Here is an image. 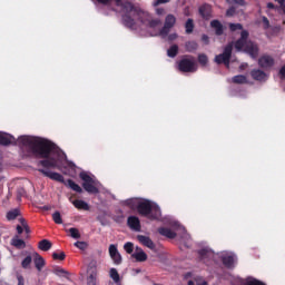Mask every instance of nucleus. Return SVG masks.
<instances>
[{
  "label": "nucleus",
  "instance_id": "obj_53",
  "mask_svg": "<svg viewBox=\"0 0 285 285\" xmlns=\"http://www.w3.org/2000/svg\"><path fill=\"white\" fill-rule=\"evenodd\" d=\"M281 76L285 79V66L279 71Z\"/></svg>",
  "mask_w": 285,
  "mask_h": 285
},
{
  "label": "nucleus",
  "instance_id": "obj_50",
  "mask_svg": "<svg viewBox=\"0 0 285 285\" xmlns=\"http://www.w3.org/2000/svg\"><path fill=\"white\" fill-rule=\"evenodd\" d=\"M164 9L163 8H157L156 9V14H158V17H161L164 14Z\"/></svg>",
  "mask_w": 285,
  "mask_h": 285
},
{
  "label": "nucleus",
  "instance_id": "obj_19",
  "mask_svg": "<svg viewBox=\"0 0 285 285\" xmlns=\"http://www.w3.org/2000/svg\"><path fill=\"white\" fill-rule=\"evenodd\" d=\"M12 141H16L12 135L0 132V146H10Z\"/></svg>",
  "mask_w": 285,
  "mask_h": 285
},
{
  "label": "nucleus",
  "instance_id": "obj_46",
  "mask_svg": "<svg viewBox=\"0 0 285 285\" xmlns=\"http://www.w3.org/2000/svg\"><path fill=\"white\" fill-rule=\"evenodd\" d=\"M188 285H208V283L205 281L203 282L196 281V283L194 281H189Z\"/></svg>",
  "mask_w": 285,
  "mask_h": 285
},
{
  "label": "nucleus",
  "instance_id": "obj_39",
  "mask_svg": "<svg viewBox=\"0 0 285 285\" xmlns=\"http://www.w3.org/2000/svg\"><path fill=\"white\" fill-rule=\"evenodd\" d=\"M73 246H76V248H79V250H86V248H88V244L81 240L76 242Z\"/></svg>",
  "mask_w": 285,
  "mask_h": 285
},
{
  "label": "nucleus",
  "instance_id": "obj_47",
  "mask_svg": "<svg viewBox=\"0 0 285 285\" xmlns=\"http://www.w3.org/2000/svg\"><path fill=\"white\" fill-rule=\"evenodd\" d=\"M16 230H17L18 235H22L23 234V225H17Z\"/></svg>",
  "mask_w": 285,
  "mask_h": 285
},
{
  "label": "nucleus",
  "instance_id": "obj_2",
  "mask_svg": "<svg viewBox=\"0 0 285 285\" xmlns=\"http://www.w3.org/2000/svg\"><path fill=\"white\" fill-rule=\"evenodd\" d=\"M141 12L148 14V18L134 17L131 21H134L136 28L130 29L137 30L142 35V37H157V35L166 37L168 32H170V29L175 27V23H177V18L174 14H168L165 18L164 28L159 30V26H161V19L154 18L150 16V13H148V11L141 10Z\"/></svg>",
  "mask_w": 285,
  "mask_h": 285
},
{
  "label": "nucleus",
  "instance_id": "obj_52",
  "mask_svg": "<svg viewBox=\"0 0 285 285\" xmlns=\"http://www.w3.org/2000/svg\"><path fill=\"white\" fill-rule=\"evenodd\" d=\"M202 41H204V43L208 45V36L204 35L202 37Z\"/></svg>",
  "mask_w": 285,
  "mask_h": 285
},
{
  "label": "nucleus",
  "instance_id": "obj_4",
  "mask_svg": "<svg viewBox=\"0 0 285 285\" xmlns=\"http://www.w3.org/2000/svg\"><path fill=\"white\" fill-rule=\"evenodd\" d=\"M229 30L232 32L240 31V39L235 42V49L238 52H246L252 59H257L259 48L255 42L248 40V31L243 30L242 23H229Z\"/></svg>",
  "mask_w": 285,
  "mask_h": 285
},
{
  "label": "nucleus",
  "instance_id": "obj_7",
  "mask_svg": "<svg viewBox=\"0 0 285 285\" xmlns=\"http://www.w3.org/2000/svg\"><path fill=\"white\" fill-rule=\"evenodd\" d=\"M180 72H197V62L193 58H185L178 62Z\"/></svg>",
  "mask_w": 285,
  "mask_h": 285
},
{
  "label": "nucleus",
  "instance_id": "obj_34",
  "mask_svg": "<svg viewBox=\"0 0 285 285\" xmlns=\"http://www.w3.org/2000/svg\"><path fill=\"white\" fill-rule=\"evenodd\" d=\"M19 222L21 224V226L23 227V230L27 235H30V226H28V222L26 220V218H19Z\"/></svg>",
  "mask_w": 285,
  "mask_h": 285
},
{
  "label": "nucleus",
  "instance_id": "obj_38",
  "mask_svg": "<svg viewBox=\"0 0 285 285\" xmlns=\"http://www.w3.org/2000/svg\"><path fill=\"white\" fill-rule=\"evenodd\" d=\"M198 255H199L200 259H207V257H210V252L206 248H203V249L198 250Z\"/></svg>",
  "mask_w": 285,
  "mask_h": 285
},
{
  "label": "nucleus",
  "instance_id": "obj_1",
  "mask_svg": "<svg viewBox=\"0 0 285 285\" xmlns=\"http://www.w3.org/2000/svg\"><path fill=\"white\" fill-rule=\"evenodd\" d=\"M19 146L28 148V153L38 161V166L42 168H57V159L52 155H58L59 147L46 138L32 137V136H20L18 138Z\"/></svg>",
  "mask_w": 285,
  "mask_h": 285
},
{
  "label": "nucleus",
  "instance_id": "obj_18",
  "mask_svg": "<svg viewBox=\"0 0 285 285\" xmlns=\"http://www.w3.org/2000/svg\"><path fill=\"white\" fill-rule=\"evenodd\" d=\"M159 235H163V237H167L168 239H175L177 237V233L173 232L168 227H160L158 229Z\"/></svg>",
  "mask_w": 285,
  "mask_h": 285
},
{
  "label": "nucleus",
  "instance_id": "obj_49",
  "mask_svg": "<svg viewBox=\"0 0 285 285\" xmlns=\"http://www.w3.org/2000/svg\"><path fill=\"white\" fill-rule=\"evenodd\" d=\"M177 33H170L169 36H168V40L169 41H175V39H177Z\"/></svg>",
  "mask_w": 285,
  "mask_h": 285
},
{
  "label": "nucleus",
  "instance_id": "obj_25",
  "mask_svg": "<svg viewBox=\"0 0 285 285\" xmlns=\"http://www.w3.org/2000/svg\"><path fill=\"white\" fill-rule=\"evenodd\" d=\"M11 246H14V248H18V249L26 248V240L16 236L11 239Z\"/></svg>",
  "mask_w": 285,
  "mask_h": 285
},
{
  "label": "nucleus",
  "instance_id": "obj_28",
  "mask_svg": "<svg viewBox=\"0 0 285 285\" xmlns=\"http://www.w3.org/2000/svg\"><path fill=\"white\" fill-rule=\"evenodd\" d=\"M109 277L115 282V284H119L121 282V277L119 276V272H117V268L112 267L109 271Z\"/></svg>",
  "mask_w": 285,
  "mask_h": 285
},
{
  "label": "nucleus",
  "instance_id": "obj_48",
  "mask_svg": "<svg viewBox=\"0 0 285 285\" xmlns=\"http://www.w3.org/2000/svg\"><path fill=\"white\" fill-rule=\"evenodd\" d=\"M233 14H235V8H229L226 12L227 17H233Z\"/></svg>",
  "mask_w": 285,
  "mask_h": 285
},
{
  "label": "nucleus",
  "instance_id": "obj_10",
  "mask_svg": "<svg viewBox=\"0 0 285 285\" xmlns=\"http://www.w3.org/2000/svg\"><path fill=\"white\" fill-rule=\"evenodd\" d=\"M109 256L116 266L121 265L124 262V258L121 257V254L115 244L109 245Z\"/></svg>",
  "mask_w": 285,
  "mask_h": 285
},
{
  "label": "nucleus",
  "instance_id": "obj_8",
  "mask_svg": "<svg viewBox=\"0 0 285 285\" xmlns=\"http://www.w3.org/2000/svg\"><path fill=\"white\" fill-rule=\"evenodd\" d=\"M230 55H233V45L229 43L223 53L215 57L216 63H224L226 68L230 66Z\"/></svg>",
  "mask_w": 285,
  "mask_h": 285
},
{
  "label": "nucleus",
  "instance_id": "obj_55",
  "mask_svg": "<svg viewBox=\"0 0 285 285\" xmlns=\"http://www.w3.org/2000/svg\"><path fill=\"white\" fill-rule=\"evenodd\" d=\"M267 8H269V10H273V8H275V4H273L272 2L267 3Z\"/></svg>",
  "mask_w": 285,
  "mask_h": 285
},
{
  "label": "nucleus",
  "instance_id": "obj_5",
  "mask_svg": "<svg viewBox=\"0 0 285 285\" xmlns=\"http://www.w3.org/2000/svg\"><path fill=\"white\" fill-rule=\"evenodd\" d=\"M136 210L140 217H146L150 222H155V219L161 217V209L148 199L138 202L136 204Z\"/></svg>",
  "mask_w": 285,
  "mask_h": 285
},
{
  "label": "nucleus",
  "instance_id": "obj_11",
  "mask_svg": "<svg viewBox=\"0 0 285 285\" xmlns=\"http://www.w3.org/2000/svg\"><path fill=\"white\" fill-rule=\"evenodd\" d=\"M263 26H264V29L267 30L266 31L267 37H275V35H279V30H282L279 26L271 27V22L266 17H263Z\"/></svg>",
  "mask_w": 285,
  "mask_h": 285
},
{
  "label": "nucleus",
  "instance_id": "obj_58",
  "mask_svg": "<svg viewBox=\"0 0 285 285\" xmlns=\"http://www.w3.org/2000/svg\"><path fill=\"white\" fill-rule=\"evenodd\" d=\"M228 1V3H233V1H236V0H227Z\"/></svg>",
  "mask_w": 285,
  "mask_h": 285
},
{
  "label": "nucleus",
  "instance_id": "obj_29",
  "mask_svg": "<svg viewBox=\"0 0 285 285\" xmlns=\"http://www.w3.org/2000/svg\"><path fill=\"white\" fill-rule=\"evenodd\" d=\"M67 183L69 188H71V190H75V193H79V194L83 193V189L81 188V186L75 183V180L68 179Z\"/></svg>",
  "mask_w": 285,
  "mask_h": 285
},
{
  "label": "nucleus",
  "instance_id": "obj_16",
  "mask_svg": "<svg viewBox=\"0 0 285 285\" xmlns=\"http://www.w3.org/2000/svg\"><path fill=\"white\" fill-rule=\"evenodd\" d=\"M88 274L87 285H97V267H90Z\"/></svg>",
  "mask_w": 285,
  "mask_h": 285
},
{
  "label": "nucleus",
  "instance_id": "obj_33",
  "mask_svg": "<svg viewBox=\"0 0 285 285\" xmlns=\"http://www.w3.org/2000/svg\"><path fill=\"white\" fill-rule=\"evenodd\" d=\"M70 237L73 239H81V234L79 233V229L71 227L69 228Z\"/></svg>",
  "mask_w": 285,
  "mask_h": 285
},
{
  "label": "nucleus",
  "instance_id": "obj_37",
  "mask_svg": "<svg viewBox=\"0 0 285 285\" xmlns=\"http://www.w3.org/2000/svg\"><path fill=\"white\" fill-rule=\"evenodd\" d=\"M52 219H53L55 224H63V219L61 218V213H59V212H55L52 214Z\"/></svg>",
  "mask_w": 285,
  "mask_h": 285
},
{
  "label": "nucleus",
  "instance_id": "obj_56",
  "mask_svg": "<svg viewBox=\"0 0 285 285\" xmlns=\"http://www.w3.org/2000/svg\"><path fill=\"white\" fill-rule=\"evenodd\" d=\"M277 3L282 4L285 3V0H275Z\"/></svg>",
  "mask_w": 285,
  "mask_h": 285
},
{
  "label": "nucleus",
  "instance_id": "obj_43",
  "mask_svg": "<svg viewBox=\"0 0 285 285\" xmlns=\"http://www.w3.org/2000/svg\"><path fill=\"white\" fill-rule=\"evenodd\" d=\"M245 285H265L264 282L257 279V278H254L252 281H248Z\"/></svg>",
  "mask_w": 285,
  "mask_h": 285
},
{
  "label": "nucleus",
  "instance_id": "obj_27",
  "mask_svg": "<svg viewBox=\"0 0 285 285\" xmlns=\"http://www.w3.org/2000/svg\"><path fill=\"white\" fill-rule=\"evenodd\" d=\"M19 215H21V210H19V208L11 209L7 213V219L8 222H12L18 218Z\"/></svg>",
  "mask_w": 285,
  "mask_h": 285
},
{
  "label": "nucleus",
  "instance_id": "obj_9",
  "mask_svg": "<svg viewBox=\"0 0 285 285\" xmlns=\"http://www.w3.org/2000/svg\"><path fill=\"white\" fill-rule=\"evenodd\" d=\"M38 173H41V175H43L45 177L52 179V181H58L59 184H66V179L63 178V175H61L57 171H49L47 169H38Z\"/></svg>",
  "mask_w": 285,
  "mask_h": 285
},
{
  "label": "nucleus",
  "instance_id": "obj_21",
  "mask_svg": "<svg viewBox=\"0 0 285 285\" xmlns=\"http://www.w3.org/2000/svg\"><path fill=\"white\" fill-rule=\"evenodd\" d=\"M137 250L138 252L131 254V257L136 259V262H146V259H148L146 252H144L141 248H137Z\"/></svg>",
  "mask_w": 285,
  "mask_h": 285
},
{
  "label": "nucleus",
  "instance_id": "obj_42",
  "mask_svg": "<svg viewBox=\"0 0 285 285\" xmlns=\"http://www.w3.org/2000/svg\"><path fill=\"white\" fill-rule=\"evenodd\" d=\"M198 61L202 63V66H206V63H208V57L206 55H199Z\"/></svg>",
  "mask_w": 285,
  "mask_h": 285
},
{
  "label": "nucleus",
  "instance_id": "obj_51",
  "mask_svg": "<svg viewBox=\"0 0 285 285\" xmlns=\"http://www.w3.org/2000/svg\"><path fill=\"white\" fill-rule=\"evenodd\" d=\"M279 11L283 12V14H285V2L279 4Z\"/></svg>",
  "mask_w": 285,
  "mask_h": 285
},
{
  "label": "nucleus",
  "instance_id": "obj_12",
  "mask_svg": "<svg viewBox=\"0 0 285 285\" xmlns=\"http://www.w3.org/2000/svg\"><path fill=\"white\" fill-rule=\"evenodd\" d=\"M127 226H129L131 230H141V220H139L137 216H129L127 218Z\"/></svg>",
  "mask_w": 285,
  "mask_h": 285
},
{
  "label": "nucleus",
  "instance_id": "obj_3",
  "mask_svg": "<svg viewBox=\"0 0 285 285\" xmlns=\"http://www.w3.org/2000/svg\"><path fill=\"white\" fill-rule=\"evenodd\" d=\"M98 3L112 8L116 12H120L121 21L127 28H137L132 21L134 17L138 19H148V13L141 11L140 8H136L132 3L125 0H97Z\"/></svg>",
  "mask_w": 285,
  "mask_h": 285
},
{
  "label": "nucleus",
  "instance_id": "obj_57",
  "mask_svg": "<svg viewBox=\"0 0 285 285\" xmlns=\"http://www.w3.org/2000/svg\"><path fill=\"white\" fill-rule=\"evenodd\" d=\"M127 205H128V206H132V200H128V202H127Z\"/></svg>",
  "mask_w": 285,
  "mask_h": 285
},
{
  "label": "nucleus",
  "instance_id": "obj_54",
  "mask_svg": "<svg viewBox=\"0 0 285 285\" xmlns=\"http://www.w3.org/2000/svg\"><path fill=\"white\" fill-rule=\"evenodd\" d=\"M189 46H193L194 49L197 48V43H195V42H189V43H187V48H188Z\"/></svg>",
  "mask_w": 285,
  "mask_h": 285
},
{
  "label": "nucleus",
  "instance_id": "obj_15",
  "mask_svg": "<svg viewBox=\"0 0 285 285\" xmlns=\"http://www.w3.org/2000/svg\"><path fill=\"white\" fill-rule=\"evenodd\" d=\"M33 264H35L37 271H39V273H41V271H43V266H46V259H43V256L39 255V253H35L33 254Z\"/></svg>",
  "mask_w": 285,
  "mask_h": 285
},
{
  "label": "nucleus",
  "instance_id": "obj_13",
  "mask_svg": "<svg viewBox=\"0 0 285 285\" xmlns=\"http://www.w3.org/2000/svg\"><path fill=\"white\" fill-rule=\"evenodd\" d=\"M137 239H138L139 244H141L142 246H146L150 250H155L156 245H155V242H153V239H150V237L144 236V235H138Z\"/></svg>",
  "mask_w": 285,
  "mask_h": 285
},
{
  "label": "nucleus",
  "instance_id": "obj_24",
  "mask_svg": "<svg viewBox=\"0 0 285 285\" xmlns=\"http://www.w3.org/2000/svg\"><path fill=\"white\" fill-rule=\"evenodd\" d=\"M222 262L226 268H234L235 266V257L227 255L222 257Z\"/></svg>",
  "mask_w": 285,
  "mask_h": 285
},
{
  "label": "nucleus",
  "instance_id": "obj_26",
  "mask_svg": "<svg viewBox=\"0 0 285 285\" xmlns=\"http://www.w3.org/2000/svg\"><path fill=\"white\" fill-rule=\"evenodd\" d=\"M38 248L47 253V250H50V248H52V243L48 239H42L38 243Z\"/></svg>",
  "mask_w": 285,
  "mask_h": 285
},
{
  "label": "nucleus",
  "instance_id": "obj_14",
  "mask_svg": "<svg viewBox=\"0 0 285 285\" xmlns=\"http://www.w3.org/2000/svg\"><path fill=\"white\" fill-rule=\"evenodd\" d=\"M258 65L261 66V68H273V66L275 65V60L273 59V57L265 55L259 58Z\"/></svg>",
  "mask_w": 285,
  "mask_h": 285
},
{
  "label": "nucleus",
  "instance_id": "obj_30",
  "mask_svg": "<svg viewBox=\"0 0 285 285\" xmlns=\"http://www.w3.org/2000/svg\"><path fill=\"white\" fill-rule=\"evenodd\" d=\"M212 28H214L216 30V35H222L224 32V27L222 26V23L217 20H213L210 22Z\"/></svg>",
  "mask_w": 285,
  "mask_h": 285
},
{
  "label": "nucleus",
  "instance_id": "obj_23",
  "mask_svg": "<svg viewBox=\"0 0 285 285\" xmlns=\"http://www.w3.org/2000/svg\"><path fill=\"white\" fill-rule=\"evenodd\" d=\"M72 205L78 210H90V205H88V203H86L85 200H81V199L73 200Z\"/></svg>",
  "mask_w": 285,
  "mask_h": 285
},
{
  "label": "nucleus",
  "instance_id": "obj_20",
  "mask_svg": "<svg viewBox=\"0 0 285 285\" xmlns=\"http://www.w3.org/2000/svg\"><path fill=\"white\" fill-rule=\"evenodd\" d=\"M252 77L256 81H266V79H268V75H266V72H264V71H262L259 69L253 70L252 71Z\"/></svg>",
  "mask_w": 285,
  "mask_h": 285
},
{
  "label": "nucleus",
  "instance_id": "obj_36",
  "mask_svg": "<svg viewBox=\"0 0 285 285\" xmlns=\"http://www.w3.org/2000/svg\"><path fill=\"white\" fill-rule=\"evenodd\" d=\"M30 264H32V256H27V257L21 262V266H22V268H24V269L30 268Z\"/></svg>",
  "mask_w": 285,
  "mask_h": 285
},
{
  "label": "nucleus",
  "instance_id": "obj_41",
  "mask_svg": "<svg viewBox=\"0 0 285 285\" xmlns=\"http://www.w3.org/2000/svg\"><path fill=\"white\" fill-rule=\"evenodd\" d=\"M232 81H233L234 83H246V78H245V76L239 75V76H235V77L232 79Z\"/></svg>",
  "mask_w": 285,
  "mask_h": 285
},
{
  "label": "nucleus",
  "instance_id": "obj_17",
  "mask_svg": "<svg viewBox=\"0 0 285 285\" xmlns=\"http://www.w3.org/2000/svg\"><path fill=\"white\" fill-rule=\"evenodd\" d=\"M199 14L203 17V19H210L213 14V8L210 4H204L199 8Z\"/></svg>",
  "mask_w": 285,
  "mask_h": 285
},
{
  "label": "nucleus",
  "instance_id": "obj_6",
  "mask_svg": "<svg viewBox=\"0 0 285 285\" xmlns=\"http://www.w3.org/2000/svg\"><path fill=\"white\" fill-rule=\"evenodd\" d=\"M79 177L81 180H83L82 188L86 190V193H89V195H99L97 181L90 175H88L86 171H81Z\"/></svg>",
  "mask_w": 285,
  "mask_h": 285
},
{
  "label": "nucleus",
  "instance_id": "obj_31",
  "mask_svg": "<svg viewBox=\"0 0 285 285\" xmlns=\"http://www.w3.org/2000/svg\"><path fill=\"white\" fill-rule=\"evenodd\" d=\"M177 52H179V47L177 45H174L167 50V56L170 58H175L177 57Z\"/></svg>",
  "mask_w": 285,
  "mask_h": 285
},
{
  "label": "nucleus",
  "instance_id": "obj_40",
  "mask_svg": "<svg viewBox=\"0 0 285 285\" xmlns=\"http://www.w3.org/2000/svg\"><path fill=\"white\" fill-rule=\"evenodd\" d=\"M52 259H59L60 262H63V259H66V253H63V252H60V253L55 252L52 254Z\"/></svg>",
  "mask_w": 285,
  "mask_h": 285
},
{
  "label": "nucleus",
  "instance_id": "obj_32",
  "mask_svg": "<svg viewBox=\"0 0 285 285\" xmlns=\"http://www.w3.org/2000/svg\"><path fill=\"white\" fill-rule=\"evenodd\" d=\"M195 29V23L193 22V19H188L185 23V30L187 35H190L193 30Z\"/></svg>",
  "mask_w": 285,
  "mask_h": 285
},
{
  "label": "nucleus",
  "instance_id": "obj_45",
  "mask_svg": "<svg viewBox=\"0 0 285 285\" xmlns=\"http://www.w3.org/2000/svg\"><path fill=\"white\" fill-rule=\"evenodd\" d=\"M161 3H170V0H156L153 2V6L157 8V6H161Z\"/></svg>",
  "mask_w": 285,
  "mask_h": 285
},
{
  "label": "nucleus",
  "instance_id": "obj_22",
  "mask_svg": "<svg viewBox=\"0 0 285 285\" xmlns=\"http://www.w3.org/2000/svg\"><path fill=\"white\" fill-rule=\"evenodd\" d=\"M52 273L53 275H57V277H63L65 279H70V272L59 266L55 267Z\"/></svg>",
  "mask_w": 285,
  "mask_h": 285
},
{
  "label": "nucleus",
  "instance_id": "obj_35",
  "mask_svg": "<svg viewBox=\"0 0 285 285\" xmlns=\"http://www.w3.org/2000/svg\"><path fill=\"white\" fill-rule=\"evenodd\" d=\"M124 248L128 255H132V252L135 250V245L131 242H128L124 245Z\"/></svg>",
  "mask_w": 285,
  "mask_h": 285
},
{
  "label": "nucleus",
  "instance_id": "obj_44",
  "mask_svg": "<svg viewBox=\"0 0 285 285\" xmlns=\"http://www.w3.org/2000/svg\"><path fill=\"white\" fill-rule=\"evenodd\" d=\"M16 277L18 279V285H26V278H23V275L17 273Z\"/></svg>",
  "mask_w": 285,
  "mask_h": 285
}]
</instances>
